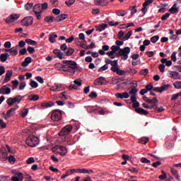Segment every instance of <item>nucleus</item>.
<instances>
[{"instance_id":"obj_1","label":"nucleus","mask_w":181,"mask_h":181,"mask_svg":"<svg viewBox=\"0 0 181 181\" xmlns=\"http://www.w3.org/2000/svg\"><path fill=\"white\" fill-rule=\"evenodd\" d=\"M64 64V71L66 73H71V74H76V70L78 69L77 66V62L72 60H64L62 61Z\"/></svg>"},{"instance_id":"obj_2","label":"nucleus","mask_w":181,"mask_h":181,"mask_svg":"<svg viewBox=\"0 0 181 181\" xmlns=\"http://www.w3.org/2000/svg\"><path fill=\"white\" fill-rule=\"evenodd\" d=\"M110 65L112 66L110 70L113 71V73H116L117 76H125V74H127V71L120 69V67L118 66V61H112Z\"/></svg>"},{"instance_id":"obj_3","label":"nucleus","mask_w":181,"mask_h":181,"mask_svg":"<svg viewBox=\"0 0 181 181\" xmlns=\"http://www.w3.org/2000/svg\"><path fill=\"white\" fill-rule=\"evenodd\" d=\"M25 144L31 148H35L39 145V138L33 135L29 136L25 140Z\"/></svg>"},{"instance_id":"obj_4","label":"nucleus","mask_w":181,"mask_h":181,"mask_svg":"<svg viewBox=\"0 0 181 181\" xmlns=\"http://www.w3.org/2000/svg\"><path fill=\"white\" fill-rule=\"evenodd\" d=\"M72 130L73 126L71 124H68L61 130L58 135L59 136H62V139H64V141H66V135H69V134H70V132H71Z\"/></svg>"},{"instance_id":"obj_5","label":"nucleus","mask_w":181,"mask_h":181,"mask_svg":"<svg viewBox=\"0 0 181 181\" xmlns=\"http://www.w3.org/2000/svg\"><path fill=\"white\" fill-rule=\"evenodd\" d=\"M131 53V48L129 47H125L123 49H120L119 50V52L117 54V57H121V56H123L122 58V60H127L128 59V54Z\"/></svg>"},{"instance_id":"obj_6","label":"nucleus","mask_w":181,"mask_h":181,"mask_svg":"<svg viewBox=\"0 0 181 181\" xmlns=\"http://www.w3.org/2000/svg\"><path fill=\"white\" fill-rule=\"evenodd\" d=\"M62 117L63 115L62 114V110H54L52 111V113L51 115V119L57 122L60 121V119H62Z\"/></svg>"},{"instance_id":"obj_7","label":"nucleus","mask_w":181,"mask_h":181,"mask_svg":"<svg viewBox=\"0 0 181 181\" xmlns=\"http://www.w3.org/2000/svg\"><path fill=\"white\" fill-rule=\"evenodd\" d=\"M21 101H22V96L21 95H17L15 98H9L7 100H6V103L8 104V105L9 107H12L15 103H21Z\"/></svg>"},{"instance_id":"obj_8","label":"nucleus","mask_w":181,"mask_h":181,"mask_svg":"<svg viewBox=\"0 0 181 181\" xmlns=\"http://www.w3.org/2000/svg\"><path fill=\"white\" fill-rule=\"evenodd\" d=\"M33 24V17L32 16H28L24 18L22 21H21V25L22 26H30V25Z\"/></svg>"},{"instance_id":"obj_9","label":"nucleus","mask_w":181,"mask_h":181,"mask_svg":"<svg viewBox=\"0 0 181 181\" xmlns=\"http://www.w3.org/2000/svg\"><path fill=\"white\" fill-rule=\"evenodd\" d=\"M0 152L1 153L0 155V160L5 162V160H8V151H6V148L5 147H1Z\"/></svg>"},{"instance_id":"obj_10","label":"nucleus","mask_w":181,"mask_h":181,"mask_svg":"<svg viewBox=\"0 0 181 181\" xmlns=\"http://www.w3.org/2000/svg\"><path fill=\"white\" fill-rule=\"evenodd\" d=\"M50 90L51 91L60 92V91H63V90H66V86L63 84L55 83L54 86L50 88Z\"/></svg>"},{"instance_id":"obj_11","label":"nucleus","mask_w":181,"mask_h":181,"mask_svg":"<svg viewBox=\"0 0 181 181\" xmlns=\"http://www.w3.org/2000/svg\"><path fill=\"white\" fill-rule=\"evenodd\" d=\"M20 16L19 14H11L6 18V23H12V22L18 21Z\"/></svg>"},{"instance_id":"obj_12","label":"nucleus","mask_w":181,"mask_h":181,"mask_svg":"<svg viewBox=\"0 0 181 181\" xmlns=\"http://www.w3.org/2000/svg\"><path fill=\"white\" fill-rule=\"evenodd\" d=\"M16 111V108L12 107L10 110H8L5 115V112L3 113V115H4L5 119H9L11 118V116L13 115L12 112H15Z\"/></svg>"},{"instance_id":"obj_13","label":"nucleus","mask_w":181,"mask_h":181,"mask_svg":"<svg viewBox=\"0 0 181 181\" xmlns=\"http://www.w3.org/2000/svg\"><path fill=\"white\" fill-rule=\"evenodd\" d=\"M13 75V71L12 70H8L6 74V76L4 78V83H8V81H11V78Z\"/></svg>"},{"instance_id":"obj_14","label":"nucleus","mask_w":181,"mask_h":181,"mask_svg":"<svg viewBox=\"0 0 181 181\" xmlns=\"http://www.w3.org/2000/svg\"><path fill=\"white\" fill-rule=\"evenodd\" d=\"M104 81H105V78L100 76L94 81L95 86H104Z\"/></svg>"},{"instance_id":"obj_15","label":"nucleus","mask_w":181,"mask_h":181,"mask_svg":"<svg viewBox=\"0 0 181 181\" xmlns=\"http://www.w3.org/2000/svg\"><path fill=\"white\" fill-rule=\"evenodd\" d=\"M94 4L96 6H105L108 1L107 0H94Z\"/></svg>"},{"instance_id":"obj_16","label":"nucleus","mask_w":181,"mask_h":181,"mask_svg":"<svg viewBox=\"0 0 181 181\" xmlns=\"http://www.w3.org/2000/svg\"><path fill=\"white\" fill-rule=\"evenodd\" d=\"M95 28L98 32H103V30H105L108 28V24L101 23L99 25H95Z\"/></svg>"},{"instance_id":"obj_17","label":"nucleus","mask_w":181,"mask_h":181,"mask_svg":"<svg viewBox=\"0 0 181 181\" xmlns=\"http://www.w3.org/2000/svg\"><path fill=\"white\" fill-rule=\"evenodd\" d=\"M68 16L69 15L67 14H61L54 18V22H57V23L62 22V21H64L65 19H67Z\"/></svg>"},{"instance_id":"obj_18","label":"nucleus","mask_w":181,"mask_h":181,"mask_svg":"<svg viewBox=\"0 0 181 181\" xmlns=\"http://www.w3.org/2000/svg\"><path fill=\"white\" fill-rule=\"evenodd\" d=\"M54 105V103L48 102V103H42L41 104V110H45V108H50V107H53Z\"/></svg>"},{"instance_id":"obj_19","label":"nucleus","mask_w":181,"mask_h":181,"mask_svg":"<svg viewBox=\"0 0 181 181\" xmlns=\"http://www.w3.org/2000/svg\"><path fill=\"white\" fill-rule=\"evenodd\" d=\"M32 63V58L30 57H26L24 61L21 63L22 67H28V66Z\"/></svg>"},{"instance_id":"obj_20","label":"nucleus","mask_w":181,"mask_h":181,"mask_svg":"<svg viewBox=\"0 0 181 181\" xmlns=\"http://www.w3.org/2000/svg\"><path fill=\"white\" fill-rule=\"evenodd\" d=\"M17 176H13L11 178L12 181H23V174L22 173H17Z\"/></svg>"},{"instance_id":"obj_21","label":"nucleus","mask_w":181,"mask_h":181,"mask_svg":"<svg viewBox=\"0 0 181 181\" xmlns=\"http://www.w3.org/2000/svg\"><path fill=\"white\" fill-rule=\"evenodd\" d=\"M18 50H19V46H16L10 49L11 56H18Z\"/></svg>"},{"instance_id":"obj_22","label":"nucleus","mask_w":181,"mask_h":181,"mask_svg":"<svg viewBox=\"0 0 181 181\" xmlns=\"http://www.w3.org/2000/svg\"><path fill=\"white\" fill-rule=\"evenodd\" d=\"M136 112H137V114H139L140 115H148V114H149V112L145 110L142 107L136 108Z\"/></svg>"},{"instance_id":"obj_23","label":"nucleus","mask_w":181,"mask_h":181,"mask_svg":"<svg viewBox=\"0 0 181 181\" xmlns=\"http://www.w3.org/2000/svg\"><path fill=\"white\" fill-rule=\"evenodd\" d=\"M53 53L56 54L57 57H58L59 60H62V59H64V57H63V52H62L60 49H54L53 51Z\"/></svg>"},{"instance_id":"obj_24","label":"nucleus","mask_w":181,"mask_h":181,"mask_svg":"<svg viewBox=\"0 0 181 181\" xmlns=\"http://www.w3.org/2000/svg\"><path fill=\"white\" fill-rule=\"evenodd\" d=\"M56 38H57V35L56 33H51L49 34V40L50 43H54V42H56Z\"/></svg>"},{"instance_id":"obj_25","label":"nucleus","mask_w":181,"mask_h":181,"mask_svg":"<svg viewBox=\"0 0 181 181\" xmlns=\"http://www.w3.org/2000/svg\"><path fill=\"white\" fill-rule=\"evenodd\" d=\"M1 94H6V95H8V94H11V88H8V87H6L5 86H3L1 87Z\"/></svg>"},{"instance_id":"obj_26","label":"nucleus","mask_w":181,"mask_h":181,"mask_svg":"<svg viewBox=\"0 0 181 181\" xmlns=\"http://www.w3.org/2000/svg\"><path fill=\"white\" fill-rule=\"evenodd\" d=\"M8 57H9V54H8L6 52L1 54L0 55V62H1V63H5V62H6V60H8Z\"/></svg>"},{"instance_id":"obj_27","label":"nucleus","mask_w":181,"mask_h":181,"mask_svg":"<svg viewBox=\"0 0 181 181\" xmlns=\"http://www.w3.org/2000/svg\"><path fill=\"white\" fill-rule=\"evenodd\" d=\"M33 12L36 13H43V11L42 10V6L40 4H35L33 8Z\"/></svg>"},{"instance_id":"obj_28","label":"nucleus","mask_w":181,"mask_h":181,"mask_svg":"<svg viewBox=\"0 0 181 181\" xmlns=\"http://www.w3.org/2000/svg\"><path fill=\"white\" fill-rule=\"evenodd\" d=\"M176 6H177V4H174L169 9V12L173 14L177 13V12H179V8H176Z\"/></svg>"},{"instance_id":"obj_29","label":"nucleus","mask_w":181,"mask_h":181,"mask_svg":"<svg viewBox=\"0 0 181 181\" xmlns=\"http://www.w3.org/2000/svg\"><path fill=\"white\" fill-rule=\"evenodd\" d=\"M77 45L80 47H82V49H86V50H88V46H87V41L86 40H83L81 42H77Z\"/></svg>"},{"instance_id":"obj_30","label":"nucleus","mask_w":181,"mask_h":181,"mask_svg":"<svg viewBox=\"0 0 181 181\" xmlns=\"http://www.w3.org/2000/svg\"><path fill=\"white\" fill-rule=\"evenodd\" d=\"M25 43H28V45H30L31 46H36L37 45V42L31 40V39H26Z\"/></svg>"},{"instance_id":"obj_31","label":"nucleus","mask_w":181,"mask_h":181,"mask_svg":"<svg viewBox=\"0 0 181 181\" xmlns=\"http://www.w3.org/2000/svg\"><path fill=\"white\" fill-rule=\"evenodd\" d=\"M139 144H142L143 145H146L148 142H149V139L148 137H143L139 139Z\"/></svg>"},{"instance_id":"obj_32","label":"nucleus","mask_w":181,"mask_h":181,"mask_svg":"<svg viewBox=\"0 0 181 181\" xmlns=\"http://www.w3.org/2000/svg\"><path fill=\"white\" fill-rule=\"evenodd\" d=\"M28 100H30V101H37L39 100V95H29Z\"/></svg>"},{"instance_id":"obj_33","label":"nucleus","mask_w":181,"mask_h":181,"mask_svg":"<svg viewBox=\"0 0 181 181\" xmlns=\"http://www.w3.org/2000/svg\"><path fill=\"white\" fill-rule=\"evenodd\" d=\"M74 52V49L71 47H68V49H66V56H71V54H73Z\"/></svg>"},{"instance_id":"obj_34","label":"nucleus","mask_w":181,"mask_h":181,"mask_svg":"<svg viewBox=\"0 0 181 181\" xmlns=\"http://www.w3.org/2000/svg\"><path fill=\"white\" fill-rule=\"evenodd\" d=\"M54 66L58 70H62L63 71H64V64H55Z\"/></svg>"},{"instance_id":"obj_35","label":"nucleus","mask_w":181,"mask_h":181,"mask_svg":"<svg viewBox=\"0 0 181 181\" xmlns=\"http://www.w3.org/2000/svg\"><path fill=\"white\" fill-rule=\"evenodd\" d=\"M30 86L32 87V88H37V87H39V84L37 82H36V81H31Z\"/></svg>"},{"instance_id":"obj_36","label":"nucleus","mask_w":181,"mask_h":181,"mask_svg":"<svg viewBox=\"0 0 181 181\" xmlns=\"http://www.w3.org/2000/svg\"><path fill=\"white\" fill-rule=\"evenodd\" d=\"M165 111V108H163V106H160V107H158V106H156V109L154 110V112L158 113V112H163Z\"/></svg>"},{"instance_id":"obj_37","label":"nucleus","mask_w":181,"mask_h":181,"mask_svg":"<svg viewBox=\"0 0 181 181\" xmlns=\"http://www.w3.org/2000/svg\"><path fill=\"white\" fill-rule=\"evenodd\" d=\"M45 22H54V16H46L44 18Z\"/></svg>"},{"instance_id":"obj_38","label":"nucleus","mask_w":181,"mask_h":181,"mask_svg":"<svg viewBox=\"0 0 181 181\" xmlns=\"http://www.w3.org/2000/svg\"><path fill=\"white\" fill-rule=\"evenodd\" d=\"M161 173H162V175L158 176V179H160V180H165V179H166V177H168V176L166 175V173H165V171L162 170Z\"/></svg>"},{"instance_id":"obj_39","label":"nucleus","mask_w":181,"mask_h":181,"mask_svg":"<svg viewBox=\"0 0 181 181\" xmlns=\"http://www.w3.org/2000/svg\"><path fill=\"white\" fill-rule=\"evenodd\" d=\"M8 162L9 163H11V165H13V163H15V162H16V158H15V156H10L8 158Z\"/></svg>"},{"instance_id":"obj_40","label":"nucleus","mask_w":181,"mask_h":181,"mask_svg":"<svg viewBox=\"0 0 181 181\" xmlns=\"http://www.w3.org/2000/svg\"><path fill=\"white\" fill-rule=\"evenodd\" d=\"M173 86L175 88H177V90H180L181 89V81H175L173 83Z\"/></svg>"},{"instance_id":"obj_41","label":"nucleus","mask_w":181,"mask_h":181,"mask_svg":"<svg viewBox=\"0 0 181 181\" xmlns=\"http://www.w3.org/2000/svg\"><path fill=\"white\" fill-rule=\"evenodd\" d=\"M159 40V35H154L151 38V43H156Z\"/></svg>"},{"instance_id":"obj_42","label":"nucleus","mask_w":181,"mask_h":181,"mask_svg":"<svg viewBox=\"0 0 181 181\" xmlns=\"http://www.w3.org/2000/svg\"><path fill=\"white\" fill-rule=\"evenodd\" d=\"M25 8L26 11H30L32 8H33V3H28L25 5Z\"/></svg>"},{"instance_id":"obj_43","label":"nucleus","mask_w":181,"mask_h":181,"mask_svg":"<svg viewBox=\"0 0 181 181\" xmlns=\"http://www.w3.org/2000/svg\"><path fill=\"white\" fill-rule=\"evenodd\" d=\"M105 70H108V65L105 64L103 66H101L98 70V73H101V71H105Z\"/></svg>"},{"instance_id":"obj_44","label":"nucleus","mask_w":181,"mask_h":181,"mask_svg":"<svg viewBox=\"0 0 181 181\" xmlns=\"http://www.w3.org/2000/svg\"><path fill=\"white\" fill-rule=\"evenodd\" d=\"M156 103H158V99L156 98H153V99H148V104H154V105H156Z\"/></svg>"},{"instance_id":"obj_45","label":"nucleus","mask_w":181,"mask_h":181,"mask_svg":"<svg viewBox=\"0 0 181 181\" xmlns=\"http://www.w3.org/2000/svg\"><path fill=\"white\" fill-rule=\"evenodd\" d=\"M35 13V18L37 21H40V19H42L43 18V16H42L43 13L36 12V13Z\"/></svg>"},{"instance_id":"obj_46","label":"nucleus","mask_w":181,"mask_h":181,"mask_svg":"<svg viewBox=\"0 0 181 181\" xmlns=\"http://www.w3.org/2000/svg\"><path fill=\"white\" fill-rule=\"evenodd\" d=\"M132 36V31L130 30L127 33V34L123 37V40H128Z\"/></svg>"},{"instance_id":"obj_47","label":"nucleus","mask_w":181,"mask_h":181,"mask_svg":"<svg viewBox=\"0 0 181 181\" xmlns=\"http://www.w3.org/2000/svg\"><path fill=\"white\" fill-rule=\"evenodd\" d=\"M169 87H170V84H166L161 86L160 92L163 93V91H166L168 90Z\"/></svg>"},{"instance_id":"obj_48","label":"nucleus","mask_w":181,"mask_h":181,"mask_svg":"<svg viewBox=\"0 0 181 181\" xmlns=\"http://www.w3.org/2000/svg\"><path fill=\"white\" fill-rule=\"evenodd\" d=\"M28 114H29V110L28 109H24L22 112H21V117L23 118H25V117H26L28 115Z\"/></svg>"},{"instance_id":"obj_49","label":"nucleus","mask_w":181,"mask_h":181,"mask_svg":"<svg viewBox=\"0 0 181 181\" xmlns=\"http://www.w3.org/2000/svg\"><path fill=\"white\" fill-rule=\"evenodd\" d=\"M146 90L147 91H151V90H153V84L150 83L149 84L146 86Z\"/></svg>"},{"instance_id":"obj_50","label":"nucleus","mask_w":181,"mask_h":181,"mask_svg":"<svg viewBox=\"0 0 181 181\" xmlns=\"http://www.w3.org/2000/svg\"><path fill=\"white\" fill-rule=\"evenodd\" d=\"M41 5V9L43 12V11H46V9H47V8H49V4L47 3H43Z\"/></svg>"},{"instance_id":"obj_51","label":"nucleus","mask_w":181,"mask_h":181,"mask_svg":"<svg viewBox=\"0 0 181 181\" xmlns=\"http://www.w3.org/2000/svg\"><path fill=\"white\" fill-rule=\"evenodd\" d=\"M59 149L62 151V152H64V153H67V152L69 151L67 150V148H66V146H59Z\"/></svg>"},{"instance_id":"obj_52","label":"nucleus","mask_w":181,"mask_h":181,"mask_svg":"<svg viewBox=\"0 0 181 181\" xmlns=\"http://www.w3.org/2000/svg\"><path fill=\"white\" fill-rule=\"evenodd\" d=\"M66 173L67 176H70L73 173H76V169H74V168L70 169V170L66 171Z\"/></svg>"},{"instance_id":"obj_53","label":"nucleus","mask_w":181,"mask_h":181,"mask_svg":"<svg viewBox=\"0 0 181 181\" xmlns=\"http://www.w3.org/2000/svg\"><path fill=\"white\" fill-rule=\"evenodd\" d=\"M116 15H117V16H125V15H127V12L125 13V11H117Z\"/></svg>"},{"instance_id":"obj_54","label":"nucleus","mask_w":181,"mask_h":181,"mask_svg":"<svg viewBox=\"0 0 181 181\" xmlns=\"http://www.w3.org/2000/svg\"><path fill=\"white\" fill-rule=\"evenodd\" d=\"M140 161L141 162V163H150L151 160H148V158H145V157H142L140 159Z\"/></svg>"},{"instance_id":"obj_55","label":"nucleus","mask_w":181,"mask_h":181,"mask_svg":"<svg viewBox=\"0 0 181 181\" xmlns=\"http://www.w3.org/2000/svg\"><path fill=\"white\" fill-rule=\"evenodd\" d=\"M151 4H153V0H145L143 6H148V5H151Z\"/></svg>"},{"instance_id":"obj_56","label":"nucleus","mask_w":181,"mask_h":181,"mask_svg":"<svg viewBox=\"0 0 181 181\" xmlns=\"http://www.w3.org/2000/svg\"><path fill=\"white\" fill-rule=\"evenodd\" d=\"M16 46H18V49L19 47H25V46H26V42L21 40L18 42V45Z\"/></svg>"},{"instance_id":"obj_57","label":"nucleus","mask_w":181,"mask_h":181,"mask_svg":"<svg viewBox=\"0 0 181 181\" xmlns=\"http://www.w3.org/2000/svg\"><path fill=\"white\" fill-rule=\"evenodd\" d=\"M149 73V70L148 69H144L140 71V74L141 76H146Z\"/></svg>"},{"instance_id":"obj_58","label":"nucleus","mask_w":181,"mask_h":181,"mask_svg":"<svg viewBox=\"0 0 181 181\" xmlns=\"http://www.w3.org/2000/svg\"><path fill=\"white\" fill-rule=\"evenodd\" d=\"M133 108H134L135 111H136V108H139L140 107V104H139V102L136 101L133 103V105H132Z\"/></svg>"},{"instance_id":"obj_59","label":"nucleus","mask_w":181,"mask_h":181,"mask_svg":"<svg viewBox=\"0 0 181 181\" xmlns=\"http://www.w3.org/2000/svg\"><path fill=\"white\" fill-rule=\"evenodd\" d=\"M35 80L38 81V83H40V84H43L45 83L43 78H42L41 76H36Z\"/></svg>"},{"instance_id":"obj_60","label":"nucleus","mask_w":181,"mask_h":181,"mask_svg":"<svg viewBox=\"0 0 181 181\" xmlns=\"http://www.w3.org/2000/svg\"><path fill=\"white\" fill-rule=\"evenodd\" d=\"M170 16V13H166L161 17V21H166Z\"/></svg>"},{"instance_id":"obj_61","label":"nucleus","mask_w":181,"mask_h":181,"mask_svg":"<svg viewBox=\"0 0 181 181\" xmlns=\"http://www.w3.org/2000/svg\"><path fill=\"white\" fill-rule=\"evenodd\" d=\"M89 97L90 98H97L98 97L97 93L94 91L90 92V93L89 94Z\"/></svg>"},{"instance_id":"obj_62","label":"nucleus","mask_w":181,"mask_h":181,"mask_svg":"<svg viewBox=\"0 0 181 181\" xmlns=\"http://www.w3.org/2000/svg\"><path fill=\"white\" fill-rule=\"evenodd\" d=\"M111 49L115 53L118 52V50H120L121 48L119 46L113 45L111 47Z\"/></svg>"},{"instance_id":"obj_63","label":"nucleus","mask_w":181,"mask_h":181,"mask_svg":"<svg viewBox=\"0 0 181 181\" xmlns=\"http://www.w3.org/2000/svg\"><path fill=\"white\" fill-rule=\"evenodd\" d=\"M165 64H160L159 66H158V69H159V70H160V71L161 72V73H165Z\"/></svg>"},{"instance_id":"obj_64","label":"nucleus","mask_w":181,"mask_h":181,"mask_svg":"<svg viewBox=\"0 0 181 181\" xmlns=\"http://www.w3.org/2000/svg\"><path fill=\"white\" fill-rule=\"evenodd\" d=\"M74 2H75V0H67L65 1V4L68 6H71V5H73V4H74Z\"/></svg>"}]
</instances>
